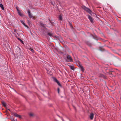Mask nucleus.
Returning a JSON list of instances; mask_svg holds the SVG:
<instances>
[{"label": "nucleus", "instance_id": "1", "mask_svg": "<svg viewBox=\"0 0 121 121\" xmlns=\"http://www.w3.org/2000/svg\"><path fill=\"white\" fill-rule=\"evenodd\" d=\"M82 8L85 10L87 12H88L92 15L91 11L88 8L84 6H82Z\"/></svg>", "mask_w": 121, "mask_h": 121}, {"label": "nucleus", "instance_id": "2", "mask_svg": "<svg viewBox=\"0 0 121 121\" xmlns=\"http://www.w3.org/2000/svg\"><path fill=\"white\" fill-rule=\"evenodd\" d=\"M67 61L68 62H72L73 60L71 57L69 55L66 56Z\"/></svg>", "mask_w": 121, "mask_h": 121}, {"label": "nucleus", "instance_id": "3", "mask_svg": "<svg viewBox=\"0 0 121 121\" xmlns=\"http://www.w3.org/2000/svg\"><path fill=\"white\" fill-rule=\"evenodd\" d=\"M27 12L28 15V16L30 18H31L33 17V16L32 14L30 12V10L29 9H28L27 10Z\"/></svg>", "mask_w": 121, "mask_h": 121}, {"label": "nucleus", "instance_id": "4", "mask_svg": "<svg viewBox=\"0 0 121 121\" xmlns=\"http://www.w3.org/2000/svg\"><path fill=\"white\" fill-rule=\"evenodd\" d=\"M88 18L90 20V21L91 22H93V19L92 18V17L90 15H88Z\"/></svg>", "mask_w": 121, "mask_h": 121}, {"label": "nucleus", "instance_id": "5", "mask_svg": "<svg viewBox=\"0 0 121 121\" xmlns=\"http://www.w3.org/2000/svg\"><path fill=\"white\" fill-rule=\"evenodd\" d=\"M54 80L57 83V84L59 86H61V85L59 82V81L56 78L55 79H54Z\"/></svg>", "mask_w": 121, "mask_h": 121}, {"label": "nucleus", "instance_id": "6", "mask_svg": "<svg viewBox=\"0 0 121 121\" xmlns=\"http://www.w3.org/2000/svg\"><path fill=\"white\" fill-rule=\"evenodd\" d=\"M94 117V114L92 113H91L90 114V118L91 120H92Z\"/></svg>", "mask_w": 121, "mask_h": 121}, {"label": "nucleus", "instance_id": "7", "mask_svg": "<svg viewBox=\"0 0 121 121\" xmlns=\"http://www.w3.org/2000/svg\"><path fill=\"white\" fill-rule=\"evenodd\" d=\"M17 12L18 14L20 16H23V14L21 12H20L19 10H17Z\"/></svg>", "mask_w": 121, "mask_h": 121}, {"label": "nucleus", "instance_id": "8", "mask_svg": "<svg viewBox=\"0 0 121 121\" xmlns=\"http://www.w3.org/2000/svg\"><path fill=\"white\" fill-rule=\"evenodd\" d=\"M0 7L3 10H4V9L3 7V6L2 4H0Z\"/></svg>", "mask_w": 121, "mask_h": 121}, {"label": "nucleus", "instance_id": "9", "mask_svg": "<svg viewBox=\"0 0 121 121\" xmlns=\"http://www.w3.org/2000/svg\"><path fill=\"white\" fill-rule=\"evenodd\" d=\"M59 18L60 20H62V16L61 14L60 15L59 17Z\"/></svg>", "mask_w": 121, "mask_h": 121}, {"label": "nucleus", "instance_id": "10", "mask_svg": "<svg viewBox=\"0 0 121 121\" xmlns=\"http://www.w3.org/2000/svg\"><path fill=\"white\" fill-rule=\"evenodd\" d=\"M16 37L17 38V39L18 40H19L21 43H22L23 44H24L23 41L21 39L18 37Z\"/></svg>", "mask_w": 121, "mask_h": 121}, {"label": "nucleus", "instance_id": "11", "mask_svg": "<svg viewBox=\"0 0 121 121\" xmlns=\"http://www.w3.org/2000/svg\"><path fill=\"white\" fill-rule=\"evenodd\" d=\"M20 22L21 23H22L23 25H24L25 26H27L25 24L24 22L22 20H21Z\"/></svg>", "mask_w": 121, "mask_h": 121}, {"label": "nucleus", "instance_id": "12", "mask_svg": "<svg viewBox=\"0 0 121 121\" xmlns=\"http://www.w3.org/2000/svg\"><path fill=\"white\" fill-rule=\"evenodd\" d=\"M39 24L41 26H42V27H44V24L41 22H39Z\"/></svg>", "mask_w": 121, "mask_h": 121}, {"label": "nucleus", "instance_id": "13", "mask_svg": "<svg viewBox=\"0 0 121 121\" xmlns=\"http://www.w3.org/2000/svg\"><path fill=\"white\" fill-rule=\"evenodd\" d=\"M70 69L72 70H73L74 69V67L73 66H70Z\"/></svg>", "mask_w": 121, "mask_h": 121}, {"label": "nucleus", "instance_id": "14", "mask_svg": "<svg viewBox=\"0 0 121 121\" xmlns=\"http://www.w3.org/2000/svg\"><path fill=\"white\" fill-rule=\"evenodd\" d=\"M48 35L50 36V37H52L53 36V35L52 34L50 33H48Z\"/></svg>", "mask_w": 121, "mask_h": 121}, {"label": "nucleus", "instance_id": "15", "mask_svg": "<svg viewBox=\"0 0 121 121\" xmlns=\"http://www.w3.org/2000/svg\"><path fill=\"white\" fill-rule=\"evenodd\" d=\"M2 104L3 105L4 107H5V103L4 102H2Z\"/></svg>", "mask_w": 121, "mask_h": 121}, {"label": "nucleus", "instance_id": "16", "mask_svg": "<svg viewBox=\"0 0 121 121\" xmlns=\"http://www.w3.org/2000/svg\"><path fill=\"white\" fill-rule=\"evenodd\" d=\"M29 49L32 52H34V50L32 48H30Z\"/></svg>", "mask_w": 121, "mask_h": 121}, {"label": "nucleus", "instance_id": "17", "mask_svg": "<svg viewBox=\"0 0 121 121\" xmlns=\"http://www.w3.org/2000/svg\"><path fill=\"white\" fill-rule=\"evenodd\" d=\"M80 67L82 71H83L84 70V68L83 66L81 65H80Z\"/></svg>", "mask_w": 121, "mask_h": 121}, {"label": "nucleus", "instance_id": "18", "mask_svg": "<svg viewBox=\"0 0 121 121\" xmlns=\"http://www.w3.org/2000/svg\"><path fill=\"white\" fill-rule=\"evenodd\" d=\"M80 67L82 71H83L84 70V68L83 66L81 65H80Z\"/></svg>", "mask_w": 121, "mask_h": 121}, {"label": "nucleus", "instance_id": "19", "mask_svg": "<svg viewBox=\"0 0 121 121\" xmlns=\"http://www.w3.org/2000/svg\"><path fill=\"white\" fill-rule=\"evenodd\" d=\"M14 115L15 117H18L19 115L18 114L15 113H14Z\"/></svg>", "mask_w": 121, "mask_h": 121}, {"label": "nucleus", "instance_id": "20", "mask_svg": "<svg viewBox=\"0 0 121 121\" xmlns=\"http://www.w3.org/2000/svg\"><path fill=\"white\" fill-rule=\"evenodd\" d=\"M29 115V116L30 117H32V116H33L34 115V114L33 113H30Z\"/></svg>", "mask_w": 121, "mask_h": 121}, {"label": "nucleus", "instance_id": "21", "mask_svg": "<svg viewBox=\"0 0 121 121\" xmlns=\"http://www.w3.org/2000/svg\"><path fill=\"white\" fill-rule=\"evenodd\" d=\"M18 117L19 118H21V116L19 115L18 116Z\"/></svg>", "mask_w": 121, "mask_h": 121}, {"label": "nucleus", "instance_id": "22", "mask_svg": "<svg viewBox=\"0 0 121 121\" xmlns=\"http://www.w3.org/2000/svg\"><path fill=\"white\" fill-rule=\"evenodd\" d=\"M69 22V25L71 27L72 26V24H71V23H70V22Z\"/></svg>", "mask_w": 121, "mask_h": 121}, {"label": "nucleus", "instance_id": "23", "mask_svg": "<svg viewBox=\"0 0 121 121\" xmlns=\"http://www.w3.org/2000/svg\"><path fill=\"white\" fill-rule=\"evenodd\" d=\"M59 90H60V89H59V88H57V91H58V93H59Z\"/></svg>", "mask_w": 121, "mask_h": 121}, {"label": "nucleus", "instance_id": "24", "mask_svg": "<svg viewBox=\"0 0 121 121\" xmlns=\"http://www.w3.org/2000/svg\"><path fill=\"white\" fill-rule=\"evenodd\" d=\"M14 31L15 32H16L17 31V30L16 29H14Z\"/></svg>", "mask_w": 121, "mask_h": 121}, {"label": "nucleus", "instance_id": "25", "mask_svg": "<svg viewBox=\"0 0 121 121\" xmlns=\"http://www.w3.org/2000/svg\"><path fill=\"white\" fill-rule=\"evenodd\" d=\"M16 9L17 10H17H19L17 8V7H16Z\"/></svg>", "mask_w": 121, "mask_h": 121}, {"label": "nucleus", "instance_id": "26", "mask_svg": "<svg viewBox=\"0 0 121 121\" xmlns=\"http://www.w3.org/2000/svg\"><path fill=\"white\" fill-rule=\"evenodd\" d=\"M49 71L48 70H47V72L48 73H49Z\"/></svg>", "mask_w": 121, "mask_h": 121}, {"label": "nucleus", "instance_id": "27", "mask_svg": "<svg viewBox=\"0 0 121 121\" xmlns=\"http://www.w3.org/2000/svg\"><path fill=\"white\" fill-rule=\"evenodd\" d=\"M51 4L52 5H54L53 4L52 2L51 3Z\"/></svg>", "mask_w": 121, "mask_h": 121}, {"label": "nucleus", "instance_id": "28", "mask_svg": "<svg viewBox=\"0 0 121 121\" xmlns=\"http://www.w3.org/2000/svg\"><path fill=\"white\" fill-rule=\"evenodd\" d=\"M9 111H10L9 109H8Z\"/></svg>", "mask_w": 121, "mask_h": 121}, {"label": "nucleus", "instance_id": "29", "mask_svg": "<svg viewBox=\"0 0 121 121\" xmlns=\"http://www.w3.org/2000/svg\"><path fill=\"white\" fill-rule=\"evenodd\" d=\"M62 120L63 121V119H62Z\"/></svg>", "mask_w": 121, "mask_h": 121}]
</instances>
